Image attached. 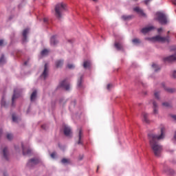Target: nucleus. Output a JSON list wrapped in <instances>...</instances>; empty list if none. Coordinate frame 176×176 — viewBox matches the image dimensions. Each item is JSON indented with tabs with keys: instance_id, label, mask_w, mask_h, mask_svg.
Masks as SVG:
<instances>
[{
	"instance_id": "obj_8",
	"label": "nucleus",
	"mask_w": 176,
	"mask_h": 176,
	"mask_svg": "<svg viewBox=\"0 0 176 176\" xmlns=\"http://www.w3.org/2000/svg\"><path fill=\"white\" fill-rule=\"evenodd\" d=\"M142 122L144 123H146L147 124H149L151 123V120H149V114L148 113L144 112L142 113Z\"/></svg>"
},
{
	"instance_id": "obj_32",
	"label": "nucleus",
	"mask_w": 176,
	"mask_h": 176,
	"mask_svg": "<svg viewBox=\"0 0 176 176\" xmlns=\"http://www.w3.org/2000/svg\"><path fill=\"white\" fill-rule=\"evenodd\" d=\"M132 42H133V43H134L135 45H137V44H138V43H141V41H140V39H138V38H133V39L132 40Z\"/></svg>"
},
{
	"instance_id": "obj_55",
	"label": "nucleus",
	"mask_w": 176,
	"mask_h": 176,
	"mask_svg": "<svg viewBox=\"0 0 176 176\" xmlns=\"http://www.w3.org/2000/svg\"><path fill=\"white\" fill-rule=\"evenodd\" d=\"M167 34H170V31H168Z\"/></svg>"
},
{
	"instance_id": "obj_52",
	"label": "nucleus",
	"mask_w": 176,
	"mask_h": 176,
	"mask_svg": "<svg viewBox=\"0 0 176 176\" xmlns=\"http://www.w3.org/2000/svg\"><path fill=\"white\" fill-rule=\"evenodd\" d=\"M3 175H4V176L8 175V174L6 173H4Z\"/></svg>"
},
{
	"instance_id": "obj_15",
	"label": "nucleus",
	"mask_w": 176,
	"mask_h": 176,
	"mask_svg": "<svg viewBox=\"0 0 176 176\" xmlns=\"http://www.w3.org/2000/svg\"><path fill=\"white\" fill-rule=\"evenodd\" d=\"M153 113L157 115L159 113L157 103L155 100H153Z\"/></svg>"
},
{
	"instance_id": "obj_26",
	"label": "nucleus",
	"mask_w": 176,
	"mask_h": 176,
	"mask_svg": "<svg viewBox=\"0 0 176 176\" xmlns=\"http://www.w3.org/2000/svg\"><path fill=\"white\" fill-rule=\"evenodd\" d=\"M154 97L157 100H160V91H154Z\"/></svg>"
},
{
	"instance_id": "obj_3",
	"label": "nucleus",
	"mask_w": 176,
	"mask_h": 176,
	"mask_svg": "<svg viewBox=\"0 0 176 176\" xmlns=\"http://www.w3.org/2000/svg\"><path fill=\"white\" fill-rule=\"evenodd\" d=\"M150 41H152L153 42H162V43L167 42L168 43L170 42V36H167L166 37H162L157 35L150 38Z\"/></svg>"
},
{
	"instance_id": "obj_7",
	"label": "nucleus",
	"mask_w": 176,
	"mask_h": 176,
	"mask_svg": "<svg viewBox=\"0 0 176 176\" xmlns=\"http://www.w3.org/2000/svg\"><path fill=\"white\" fill-rule=\"evenodd\" d=\"M82 83H83V75H80L77 82V87L78 89H79V90H82V89H85V87L83 86Z\"/></svg>"
},
{
	"instance_id": "obj_54",
	"label": "nucleus",
	"mask_w": 176,
	"mask_h": 176,
	"mask_svg": "<svg viewBox=\"0 0 176 176\" xmlns=\"http://www.w3.org/2000/svg\"><path fill=\"white\" fill-rule=\"evenodd\" d=\"M94 1V2H97V0H93Z\"/></svg>"
},
{
	"instance_id": "obj_34",
	"label": "nucleus",
	"mask_w": 176,
	"mask_h": 176,
	"mask_svg": "<svg viewBox=\"0 0 176 176\" xmlns=\"http://www.w3.org/2000/svg\"><path fill=\"white\" fill-rule=\"evenodd\" d=\"M50 156L52 159H56V157L57 156V153H56V152H53L52 153H51Z\"/></svg>"
},
{
	"instance_id": "obj_46",
	"label": "nucleus",
	"mask_w": 176,
	"mask_h": 176,
	"mask_svg": "<svg viewBox=\"0 0 176 176\" xmlns=\"http://www.w3.org/2000/svg\"><path fill=\"white\" fill-rule=\"evenodd\" d=\"M43 21L44 23H47V18H44Z\"/></svg>"
},
{
	"instance_id": "obj_10",
	"label": "nucleus",
	"mask_w": 176,
	"mask_h": 176,
	"mask_svg": "<svg viewBox=\"0 0 176 176\" xmlns=\"http://www.w3.org/2000/svg\"><path fill=\"white\" fill-rule=\"evenodd\" d=\"M152 30H155V27L148 26V27H146L144 28H142V30H141V32H142V34H148V32L152 31Z\"/></svg>"
},
{
	"instance_id": "obj_19",
	"label": "nucleus",
	"mask_w": 176,
	"mask_h": 176,
	"mask_svg": "<svg viewBox=\"0 0 176 176\" xmlns=\"http://www.w3.org/2000/svg\"><path fill=\"white\" fill-rule=\"evenodd\" d=\"M22 150H23V156H25L27 155H30L31 153V150L30 149H26L25 148H24L23 144H22Z\"/></svg>"
},
{
	"instance_id": "obj_13",
	"label": "nucleus",
	"mask_w": 176,
	"mask_h": 176,
	"mask_svg": "<svg viewBox=\"0 0 176 176\" xmlns=\"http://www.w3.org/2000/svg\"><path fill=\"white\" fill-rule=\"evenodd\" d=\"M60 87H63L66 90H69V84L67 82L66 80H64L60 82Z\"/></svg>"
},
{
	"instance_id": "obj_27",
	"label": "nucleus",
	"mask_w": 176,
	"mask_h": 176,
	"mask_svg": "<svg viewBox=\"0 0 176 176\" xmlns=\"http://www.w3.org/2000/svg\"><path fill=\"white\" fill-rule=\"evenodd\" d=\"M115 47H116L117 50H122V49H123V45L119 43H116Z\"/></svg>"
},
{
	"instance_id": "obj_42",
	"label": "nucleus",
	"mask_w": 176,
	"mask_h": 176,
	"mask_svg": "<svg viewBox=\"0 0 176 176\" xmlns=\"http://www.w3.org/2000/svg\"><path fill=\"white\" fill-rule=\"evenodd\" d=\"M173 76L175 79L176 78V71L173 72Z\"/></svg>"
},
{
	"instance_id": "obj_11",
	"label": "nucleus",
	"mask_w": 176,
	"mask_h": 176,
	"mask_svg": "<svg viewBox=\"0 0 176 176\" xmlns=\"http://www.w3.org/2000/svg\"><path fill=\"white\" fill-rule=\"evenodd\" d=\"M164 171L166 173V174H168V175H174V174H175L174 170L168 167H165Z\"/></svg>"
},
{
	"instance_id": "obj_38",
	"label": "nucleus",
	"mask_w": 176,
	"mask_h": 176,
	"mask_svg": "<svg viewBox=\"0 0 176 176\" xmlns=\"http://www.w3.org/2000/svg\"><path fill=\"white\" fill-rule=\"evenodd\" d=\"M12 120L14 122H17V117H16L14 114L12 115Z\"/></svg>"
},
{
	"instance_id": "obj_17",
	"label": "nucleus",
	"mask_w": 176,
	"mask_h": 176,
	"mask_svg": "<svg viewBox=\"0 0 176 176\" xmlns=\"http://www.w3.org/2000/svg\"><path fill=\"white\" fill-rule=\"evenodd\" d=\"M162 86L164 89L165 91H167V93H175V89L167 88L166 87V84H164V83H162Z\"/></svg>"
},
{
	"instance_id": "obj_31",
	"label": "nucleus",
	"mask_w": 176,
	"mask_h": 176,
	"mask_svg": "<svg viewBox=\"0 0 176 176\" xmlns=\"http://www.w3.org/2000/svg\"><path fill=\"white\" fill-rule=\"evenodd\" d=\"M6 138L9 141H11V140H13V134H12V133H7Z\"/></svg>"
},
{
	"instance_id": "obj_56",
	"label": "nucleus",
	"mask_w": 176,
	"mask_h": 176,
	"mask_svg": "<svg viewBox=\"0 0 176 176\" xmlns=\"http://www.w3.org/2000/svg\"><path fill=\"white\" fill-rule=\"evenodd\" d=\"M133 1H138V0H133Z\"/></svg>"
},
{
	"instance_id": "obj_5",
	"label": "nucleus",
	"mask_w": 176,
	"mask_h": 176,
	"mask_svg": "<svg viewBox=\"0 0 176 176\" xmlns=\"http://www.w3.org/2000/svg\"><path fill=\"white\" fill-rule=\"evenodd\" d=\"M38 164H39V160L38 158H32L28 161L27 166L29 168H32V167Z\"/></svg>"
},
{
	"instance_id": "obj_35",
	"label": "nucleus",
	"mask_w": 176,
	"mask_h": 176,
	"mask_svg": "<svg viewBox=\"0 0 176 176\" xmlns=\"http://www.w3.org/2000/svg\"><path fill=\"white\" fill-rule=\"evenodd\" d=\"M67 68H69V69H74V68H75V65H74L72 64H68Z\"/></svg>"
},
{
	"instance_id": "obj_53",
	"label": "nucleus",
	"mask_w": 176,
	"mask_h": 176,
	"mask_svg": "<svg viewBox=\"0 0 176 176\" xmlns=\"http://www.w3.org/2000/svg\"><path fill=\"white\" fill-rule=\"evenodd\" d=\"M24 65H27V62H25V63H24Z\"/></svg>"
},
{
	"instance_id": "obj_18",
	"label": "nucleus",
	"mask_w": 176,
	"mask_h": 176,
	"mask_svg": "<svg viewBox=\"0 0 176 176\" xmlns=\"http://www.w3.org/2000/svg\"><path fill=\"white\" fill-rule=\"evenodd\" d=\"M30 32V30L28 29H25L22 33L23 35V42H27V35Z\"/></svg>"
},
{
	"instance_id": "obj_14",
	"label": "nucleus",
	"mask_w": 176,
	"mask_h": 176,
	"mask_svg": "<svg viewBox=\"0 0 176 176\" xmlns=\"http://www.w3.org/2000/svg\"><path fill=\"white\" fill-rule=\"evenodd\" d=\"M50 43L52 46H56V43H58V41H57V36H52L51 37Z\"/></svg>"
},
{
	"instance_id": "obj_47",
	"label": "nucleus",
	"mask_w": 176,
	"mask_h": 176,
	"mask_svg": "<svg viewBox=\"0 0 176 176\" xmlns=\"http://www.w3.org/2000/svg\"><path fill=\"white\" fill-rule=\"evenodd\" d=\"M172 118L176 120V116H172Z\"/></svg>"
},
{
	"instance_id": "obj_41",
	"label": "nucleus",
	"mask_w": 176,
	"mask_h": 176,
	"mask_svg": "<svg viewBox=\"0 0 176 176\" xmlns=\"http://www.w3.org/2000/svg\"><path fill=\"white\" fill-rule=\"evenodd\" d=\"M163 31V29L162 28H160L157 29L158 32H162Z\"/></svg>"
},
{
	"instance_id": "obj_33",
	"label": "nucleus",
	"mask_w": 176,
	"mask_h": 176,
	"mask_svg": "<svg viewBox=\"0 0 176 176\" xmlns=\"http://www.w3.org/2000/svg\"><path fill=\"white\" fill-rule=\"evenodd\" d=\"M3 63H5V56L2 55L0 58V64H3Z\"/></svg>"
},
{
	"instance_id": "obj_6",
	"label": "nucleus",
	"mask_w": 176,
	"mask_h": 176,
	"mask_svg": "<svg viewBox=\"0 0 176 176\" xmlns=\"http://www.w3.org/2000/svg\"><path fill=\"white\" fill-rule=\"evenodd\" d=\"M63 133L66 137H69L71 134H72V130L71 129V127L64 125L63 126Z\"/></svg>"
},
{
	"instance_id": "obj_43",
	"label": "nucleus",
	"mask_w": 176,
	"mask_h": 176,
	"mask_svg": "<svg viewBox=\"0 0 176 176\" xmlns=\"http://www.w3.org/2000/svg\"><path fill=\"white\" fill-rule=\"evenodd\" d=\"M83 159V155H79L78 160H82Z\"/></svg>"
},
{
	"instance_id": "obj_9",
	"label": "nucleus",
	"mask_w": 176,
	"mask_h": 176,
	"mask_svg": "<svg viewBox=\"0 0 176 176\" xmlns=\"http://www.w3.org/2000/svg\"><path fill=\"white\" fill-rule=\"evenodd\" d=\"M48 74H49V69H47V63H45L44 66V71L41 74V78H43V79H46V78H47Z\"/></svg>"
},
{
	"instance_id": "obj_45",
	"label": "nucleus",
	"mask_w": 176,
	"mask_h": 176,
	"mask_svg": "<svg viewBox=\"0 0 176 176\" xmlns=\"http://www.w3.org/2000/svg\"><path fill=\"white\" fill-rule=\"evenodd\" d=\"M41 129H43L44 130L46 129V125H42Z\"/></svg>"
},
{
	"instance_id": "obj_2",
	"label": "nucleus",
	"mask_w": 176,
	"mask_h": 176,
	"mask_svg": "<svg viewBox=\"0 0 176 176\" xmlns=\"http://www.w3.org/2000/svg\"><path fill=\"white\" fill-rule=\"evenodd\" d=\"M67 10V5L64 3H59L55 6V16L57 19L63 17V13Z\"/></svg>"
},
{
	"instance_id": "obj_4",
	"label": "nucleus",
	"mask_w": 176,
	"mask_h": 176,
	"mask_svg": "<svg viewBox=\"0 0 176 176\" xmlns=\"http://www.w3.org/2000/svg\"><path fill=\"white\" fill-rule=\"evenodd\" d=\"M156 16H157V20L160 24H167V18L166 17V14L162 12H157Z\"/></svg>"
},
{
	"instance_id": "obj_36",
	"label": "nucleus",
	"mask_w": 176,
	"mask_h": 176,
	"mask_svg": "<svg viewBox=\"0 0 176 176\" xmlns=\"http://www.w3.org/2000/svg\"><path fill=\"white\" fill-rule=\"evenodd\" d=\"M152 67H153V68L155 69V72H157V70H158V69H157V65H156V64L153 63V64L152 65Z\"/></svg>"
},
{
	"instance_id": "obj_1",
	"label": "nucleus",
	"mask_w": 176,
	"mask_h": 176,
	"mask_svg": "<svg viewBox=\"0 0 176 176\" xmlns=\"http://www.w3.org/2000/svg\"><path fill=\"white\" fill-rule=\"evenodd\" d=\"M164 137H166V129L164 127L160 129L159 133H151L148 134L151 148L156 157H160L162 155L163 147L159 144V141L164 140Z\"/></svg>"
},
{
	"instance_id": "obj_23",
	"label": "nucleus",
	"mask_w": 176,
	"mask_h": 176,
	"mask_svg": "<svg viewBox=\"0 0 176 176\" xmlns=\"http://www.w3.org/2000/svg\"><path fill=\"white\" fill-rule=\"evenodd\" d=\"M83 67L84 68H89V67H91V63L90 62V60H85L83 63Z\"/></svg>"
},
{
	"instance_id": "obj_21",
	"label": "nucleus",
	"mask_w": 176,
	"mask_h": 176,
	"mask_svg": "<svg viewBox=\"0 0 176 176\" xmlns=\"http://www.w3.org/2000/svg\"><path fill=\"white\" fill-rule=\"evenodd\" d=\"M2 153H3L4 159L6 160H8V148L5 147L3 149Z\"/></svg>"
},
{
	"instance_id": "obj_16",
	"label": "nucleus",
	"mask_w": 176,
	"mask_h": 176,
	"mask_svg": "<svg viewBox=\"0 0 176 176\" xmlns=\"http://www.w3.org/2000/svg\"><path fill=\"white\" fill-rule=\"evenodd\" d=\"M83 137V131H82V129H78V145H80L82 144V138Z\"/></svg>"
},
{
	"instance_id": "obj_22",
	"label": "nucleus",
	"mask_w": 176,
	"mask_h": 176,
	"mask_svg": "<svg viewBox=\"0 0 176 176\" xmlns=\"http://www.w3.org/2000/svg\"><path fill=\"white\" fill-rule=\"evenodd\" d=\"M63 64H64V60H57L56 62V68H60V67H63Z\"/></svg>"
},
{
	"instance_id": "obj_30",
	"label": "nucleus",
	"mask_w": 176,
	"mask_h": 176,
	"mask_svg": "<svg viewBox=\"0 0 176 176\" xmlns=\"http://www.w3.org/2000/svg\"><path fill=\"white\" fill-rule=\"evenodd\" d=\"M49 54V51L47 49H44L43 51H41V56H47Z\"/></svg>"
},
{
	"instance_id": "obj_39",
	"label": "nucleus",
	"mask_w": 176,
	"mask_h": 176,
	"mask_svg": "<svg viewBox=\"0 0 176 176\" xmlns=\"http://www.w3.org/2000/svg\"><path fill=\"white\" fill-rule=\"evenodd\" d=\"M149 2H151V0H145L144 1L145 5H148V3H149Z\"/></svg>"
},
{
	"instance_id": "obj_48",
	"label": "nucleus",
	"mask_w": 176,
	"mask_h": 176,
	"mask_svg": "<svg viewBox=\"0 0 176 176\" xmlns=\"http://www.w3.org/2000/svg\"><path fill=\"white\" fill-rule=\"evenodd\" d=\"M1 135H2V130H0V138H1Z\"/></svg>"
},
{
	"instance_id": "obj_20",
	"label": "nucleus",
	"mask_w": 176,
	"mask_h": 176,
	"mask_svg": "<svg viewBox=\"0 0 176 176\" xmlns=\"http://www.w3.org/2000/svg\"><path fill=\"white\" fill-rule=\"evenodd\" d=\"M19 96H20V94L17 93V89H14V94L12 96V105H13V104L14 102V100H16V98H18V97H19Z\"/></svg>"
},
{
	"instance_id": "obj_44",
	"label": "nucleus",
	"mask_w": 176,
	"mask_h": 176,
	"mask_svg": "<svg viewBox=\"0 0 176 176\" xmlns=\"http://www.w3.org/2000/svg\"><path fill=\"white\" fill-rule=\"evenodd\" d=\"M3 40H0V46H3Z\"/></svg>"
},
{
	"instance_id": "obj_50",
	"label": "nucleus",
	"mask_w": 176,
	"mask_h": 176,
	"mask_svg": "<svg viewBox=\"0 0 176 176\" xmlns=\"http://www.w3.org/2000/svg\"><path fill=\"white\" fill-rule=\"evenodd\" d=\"M173 3H174V5H176V0L173 1Z\"/></svg>"
},
{
	"instance_id": "obj_12",
	"label": "nucleus",
	"mask_w": 176,
	"mask_h": 176,
	"mask_svg": "<svg viewBox=\"0 0 176 176\" xmlns=\"http://www.w3.org/2000/svg\"><path fill=\"white\" fill-rule=\"evenodd\" d=\"M133 10L134 12H136V13H138V14H140V16H142L143 17H145V16H146L144 13V10H141L140 7H135V8H133Z\"/></svg>"
},
{
	"instance_id": "obj_25",
	"label": "nucleus",
	"mask_w": 176,
	"mask_h": 176,
	"mask_svg": "<svg viewBox=\"0 0 176 176\" xmlns=\"http://www.w3.org/2000/svg\"><path fill=\"white\" fill-rule=\"evenodd\" d=\"M132 17H133V15H123L122 16V19H124L125 21L127 20H131Z\"/></svg>"
},
{
	"instance_id": "obj_29",
	"label": "nucleus",
	"mask_w": 176,
	"mask_h": 176,
	"mask_svg": "<svg viewBox=\"0 0 176 176\" xmlns=\"http://www.w3.org/2000/svg\"><path fill=\"white\" fill-rule=\"evenodd\" d=\"M162 107H165L166 108H170L171 107V103L168 102H162Z\"/></svg>"
},
{
	"instance_id": "obj_37",
	"label": "nucleus",
	"mask_w": 176,
	"mask_h": 176,
	"mask_svg": "<svg viewBox=\"0 0 176 176\" xmlns=\"http://www.w3.org/2000/svg\"><path fill=\"white\" fill-rule=\"evenodd\" d=\"M1 107H6V102H5L3 98L1 100Z\"/></svg>"
},
{
	"instance_id": "obj_40",
	"label": "nucleus",
	"mask_w": 176,
	"mask_h": 176,
	"mask_svg": "<svg viewBox=\"0 0 176 176\" xmlns=\"http://www.w3.org/2000/svg\"><path fill=\"white\" fill-rule=\"evenodd\" d=\"M111 87H112V85H111V84L107 85V90H109V89H111Z\"/></svg>"
},
{
	"instance_id": "obj_51",
	"label": "nucleus",
	"mask_w": 176,
	"mask_h": 176,
	"mask_svg": "<svg viewBox=\"0 0 176 176\" xmlns=\"http://www.w3.org/2000/svg\"><path fill=\"white\" fill-rule=\"evenodd\" d=\"M174 138H175V140H176V131H175V133Z\"/></svg>"
},
{
	"instance_id": "obj_28",
	"label": "nucleus",
	"mask_w": 176,
	"mask_h": 176,
	"mask_svg": "<svg viewBox=\"0 0 176 176\" xmlns=\"http://www.w3.org/2000/svg\"><path fill=\"white\" fill-rule=\"evenodd\" d=\"M61 163H63V164H68L71 163V162L69 161V160H68L67 158H63L61 160Z\"/></svg>"
},
{
	"instance_id": "obj_24",
	"label": "nucleus",
	"mask_w": 176,
	"mask_h": 176,
	"mask_svg": "<svg viewBox=\"0 0 176 176\" xmlns=\"http://www.w3.org/2000/svg\"><path fill=\"white\" fill-rule=\"evenodd\" d=\"M36 99V90H34L30 96V101H34Z\"/></svg>"
},
{
	"instance_id": "obj_49",
	"label": "nucleus",
	"mask_w": 176,
	"mask_h": 176,
	"mask_svg": "<svg viewBox=\"0 0 176 176\" xmlns=\"http://www.w3.org/2000/svg\"><path fill=\"white\" fill-rule=\"evenodd\" d=\"M100 168V166H97V170H96V173H98V169Z\"/></svg>"
}]
</instances>
